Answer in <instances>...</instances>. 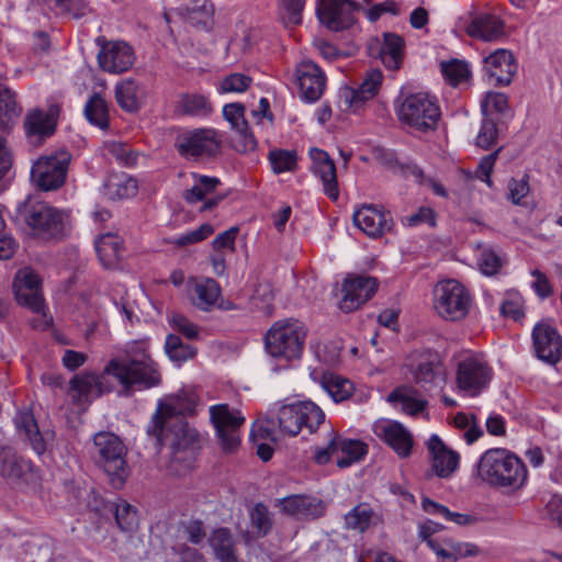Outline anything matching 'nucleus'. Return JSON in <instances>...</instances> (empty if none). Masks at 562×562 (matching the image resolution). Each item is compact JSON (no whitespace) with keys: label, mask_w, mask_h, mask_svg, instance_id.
I'll use <instances>...</instances> for the list:
<instances>
[{"label":"nucleus","mask_w":562,"mask_h":562,"mask_svg":"<svg viewBox=\"0 0 562 562\" xmlns=\"http://www.w3.org/2000/svg\"><path fill=\"white\" fill-rule=\"evenodd\" d=\"M161 383L158 364L148 352L147 345L135 341L125 353L111 358L100 373L82 372L69 381V387L78 400L100 397L117 393L131 396L135 391L155 387Z\"/></svg>","instance_id":"nucleus-1"},{"label":"nucleus","mask_w":562,"mask_h":562,"mask_svg":"<svg viewBox=\"0 0 562 562\" xmlns=\"http://www.w3.org/2000/svg\"><path fill=\"white\" fill-rule=\"evenodd\" d=\"M182 409L173 403L159 405L147 426V434L157 447L169 443L172 448L171 467L183 462V470L191 467L196 434L182 418Z\"/></svg>","instance_id":"nucleus-2"},{"label":"nucleus","mask_w":562,"mask_h":562,"mask_svg":"<svg viewBox=\"0 0 562 562\" xmlns=\"http://www.w3.org/2000/svg\"><path fill=\"white\" fill-rule=\"evenodd\" d=\"M476 472L487 485L510 491L520 490L528 479L524 461L505 448L486 450L476 464Z\"/></svg>","instance_id":"nucleus-3"},{"label":"nucleus","mask_w":562,"mask_h":562,"mask_svg":"<svg viewBox=\"0 0 562 562\" xmlns=\"http://www.w3.org/2000/svg\"><path fill=\"white\" fill-rule=\"evenodd\" d=\"M91 456L94 464L102 470L112 487L120 490L130 475L123 441L113 432L100 431L93 436Z\"/></svg>","instance_id":"nucleus-4"},{"label":"nucleus","mask_w":562,"mask_h":562,"mask_svg":"<svg viewBox=\"0 0 562 562\" xmlns=\"http://www.w3.org/2000/svg\"><path fill=\"white\" fill-rule=\"evenodd\" d=\"M306 335L307 329L299 319L278 321L265 336L266 350L274 358L299 359L303 352Z\"/></svg>","instance_id":"nucleus-5"},{"label":"nucleus","mask_w":562,"mask_h":562,"mask_svg":"<svg viewBox=\"0 0 562 562\" xmlns=\"http://www.w3.org/2000/svg\"><path fill=\"white\" fill-rule=\"evenodd\" d=\"M396 114L401 123L423 133L436 130L441 116L436 98L425 92L406 95Z\"/></svg>","instance_id":"nucleus-6"},{"label":"nucleus","mask_w":562,"mask_h":562,"mask_svg":"<svg viewBox=\"0 0 562 562\" xmlns=\"http://www.w3.org/2000/svg\"><path fill=\"white\" fill-rule=\"evenodd\" d=\"M472 304L470 291L459 281L448 279L435 285L434 308L441 318L460 322L469 315Z\"/></svg>","instance_id":"nucleus-7"},{"label":"nucleus","mask_w":562,"mask_h":562,"mask_svg":"<svg viewBox=\"0 0 562 562\" xmlns=\"http://www.w3.org/2000/svg\"><path fill=\"white\" fill-rule=\"evenodd\" d=\"M71 154L57 150L38 157L31 169V180L42 191H56L61 188L67 178Z\"/></svg>","instance_id":"nucleus-8"},{"label":"nucleus","mask_w":562,"mask_h":562,"mask_svg":"<svg viewBox=\"0 0 562 562\" xmlns=\"http://www.w3.org/2000/svg\"><path fill=\"white\" fill-rule=\"evenodd\" d=\"M67 214L45 202L32 204L27 210L25 223L32 234L44 240H58L66 235Z\"/></svg>","instance_id":"nucleus-9"},{"label":"nucleus","mask_w":562,"mask_h":562,"mask_svg":"<svg viewBox=\"0 0 562 562\" xmlns=\"http://www.w3.org/2000/svg\"><path fill=\"white\" fill-rule=\"evenodd\" d=\"M324 419L323 411L312 402L282 405L277 414L280 431L289 436H296L303 427L314 432Z\"/></svg>","instance_id":"nucleus-10"},{"label":"nucleus","mask_w":562,"mask_h":562,"mask_svg":"<svg viewBox=\"0 0 562 562\" xmlns=\"http://www.w3.org/2000/svg\"><path fill=\"white\" fill-rule=\"evenodd\" d=\"M210 418L221 449L226 453L237 450L240 445V427L245 423L240 411L232 409L228 404H216L210 407Z\"/></svg>","instance_id":"nucleus-11"},{"label":"nucleus","mask_w":562,"mask_h":562,"mask_svg":"<svg viewBox=\"0 0 562 562\" xmlns=\"http://www.w3.org/2000/svg\"><path fill=\"white\" fill-rule=\"evenodd\" d=\"M361 4L352 0H318L317 16L330 31H342L356 23L355 12Z\"/></svg>","instance_id":"nucleus-12"},{"label":"nucleus","mask_w":562,"mask_h":562,"mask_svg":"<svg viewBox=\"0 0 562 562\" xmlns=\"http://www.w3.org/2000/svg\"><path fill=\"white\" fill-rule=\"evenodd\" d=\"M100 46L98 64L103 71L110 74H122L127 71L135 61L133 48L121 41H106L99 36L95 40Z\"/></svg>","instance_id":"nucleus-13"},{"label":"nucleus","mask_w":562,"mask_h":562,"mask_svg":"<svg viewBox=\"0 0 562 562\" xmlns=\"http://www.w3.org/2000/svg\"><path fill=\"white\" fill-rule=\"evenodd\" d=\"M221 143L215 130L196 128L178 136L175 146L183 157H202L217 154Z\"/></svg>","instance_id":"nucleus-14"},{"label":"nucleus","mask_w":562,"mask_h":562,"mask_svg":"<svg viewBox=\"0 0 562 562\" xmlns=\"http://www.w3.org/2000/svg\"><path fill=\"white\" fill-rule=\"evenodd\" d=\"M492 378V371L486 362L476 357H468L458 364L456 381L459 391L469 396H475L486 387Z\"/></svg>","instance_id":"nucleus-15"},{"label":"nucleus","mask_w":562,"mask_h":562,"mask_svg":"<svg viewBox=\"0 0 562 562\" xmlns=\"http://www.w3.org/2000/svg\"><path fill=\"white\" fill-rule=\"evenodd\" d=\"M42 280L29 268L16 272L13 281V292L19 304L29 307L37 314H45V303L42 293Z\"/></svg>","instance_id":"nucleus-16"},{"label":"nucleus","mask_w":562,"mask_h":562,"mask_svg":"<svg viewBox=\"0 0 562 562\" xmlns=\"http://www.w3.org/2000/svg\"><path fill=\"white\" fill-rule=\"evenodd\" d=\"M379 281L374 277L351 274L344 280L339 308L350 313L369 301L375 293Z\"/></svg>","instance_id":"nucleus-17"},{"label":"nucleus","mask_w":562,"mask_h":562,"mask_svg":"<svg viewBox=\"0 0 562 562\" xmlns=\"http://www.w3.org/2000/svg\"><path fill=\"white\" fill-rule=\"evenodd\" d=\"M245 105L239 102L228 103L223 108V115L235 132L231 139L232 147L238 153H248L257 148V140L245 119Z\"/></svg>","instance_id":"nucleus-18"},{"label":"nucleus","mask_w":562,"mask_h":562,"mask_svg":"<svg viewBox=\"0 0 562 562\" xmlns=\"http://www.w3.org/2000/svg\"><path fill=\"white\" fill-rule=\"evenodd\" d=\"M373 432L400 458H408L412 454L413 435L401 423L390 419L376 420L373 425Z\"/></svg>","instance_id":"nucleus-19"},{"label":"nucleus","mask_w":562,"mask_h":562,"mask_svg":"<svg viewBox=\"0 0 562 562\" xmlns=\"http://www.w3.org/2000/svg\"><path fill=\"white\" fill-rule=\"evenodd\" d=\"M536 356L548 364H557L562 359V336L557 328L539 323L532 330Z\"/></svg>","instance_id":"nucleus-20"},{"label":"nucleus","mask_w":562,"mask_h":562,"mask_svg":"<svg viewBox=\"0 0 562 562\" xmlns=\"http://www.w3.org/2000/svg\"><path fill=\"white\" fill-rule=\"evenodd\" d=\"M0 476L12 484H27L34 479L33 464L10 447H0Z\"/></svg>","instance_id":"nucleus-21"},{"label":"nucleus","mask_w":562,"mask_h":562,"mask_svg":"<svg viewBox=\"0 0 562 562\" xmlns=\"http://www.w3.org/2000/svg\"><path fill=\"white\" fill-rule=\"evenodd\" d=\"M59 106L53 104L47 111L34 109L24 119L25 133L33 144H40L56 131Z\"/></svg>","instance_id":"nucleus-22"},{"label":"nucleus","mask_w":562,"mask_h":562,"mask_svg":"<svg viewBox=\"0 0 562 562\" xmlns=\"http://www.w3.org/2000/svg\"><path fill=\"white\" fill-rule=\"evenodd\" d=\"M276 506L280 507L282 514L304 520L319 518L326 510L322 499L304 494H294L277 499Z\"/></svg>","instance_id":"nucleus-23"},{"label":"nucleus","mask_w":562,"mask_h":562,"mask_svg":"<svg viewBox=\"0 0 562 562\" xmlns=\"http://www.w3.org/2000/svg\"><path fill=\"white\" fill-rule=\"evenodd\" d=\"M310 158L312 160L310 169L322 182L324 193L331 201H337L339 188L335 161L327 151L319 148H312L310 150Z\"/></svg>","instance_id":"nucleus-24"},{"label":"nucleus","mask_w":562,"mask_h":562,"mask_svg":"<svg viewBox=\"0 0 562 562\" xmlns=\"http://www.w3.org/2000/svg\"><path fill=\"white\" fill-rule=\"evenodd\" d=\"M353 224L369 237L376 238L390 232L393 221L389 212L373 204H363L352 215Z\"/></svg>","instance_id":"nucleus-25"},{"label":"nucleus","mask_w":562,"mask_h":562,"mask_svg":"<svg viewBox=\"0 0 562 562\" xmlns=\"http://www.w3.org/2000/svg\"><path fill=\"white\" fill-rule=\"evenodd\" d=\"M296 76L301 98L307 102L317 101L326 85L322 69L313 61H303L296 69Z\"/></svg>","instance_id":"nucleus-26"},{"label":"nucleus","mask_w":562,"mask_h":562,"mask_svg":"<svg viewBox=\"0 0 562 562\" xmlns=\"http://www.w3.org/2000/svg\"><path fill=\"white\" fill-rule=\"evenodd\" d=\"M484 69L495 86H507L517 71V64L509 50L497 49L484 59Z\"/></svg>","instance_id":"nucleus-27"},{"label":"nucleus","mask_w":562,"mask_h":562,"mask_svg":"<svg viewBox=\"0 0 562 562\" xmlns=\"http://www.w3.org/2000/svg\"><path fill=\"white\" fill-rule=\"evenodd\" d=\"M383 75L379 69H372L368 71L367 77L358 89L346 87L341 90V99L346 109H358L366 101L374 98L382 85Z\"/></svg>","instance_id":"nucleus-28"},{"label":"nucleus","mask_w":562,"mask_h":562,"mask_svg":"<svg viewBox=\"0 0 562 562\" xmlns=\"http://www.w3.org/2000/svg\"><path fill=\"white\" fill-rule=\"evenodd\" d=\"M465 31L473 38L493 42L505 36V23L495 14L481 12L473 15Z\"/></svg>","instance_id":"nucleus-29"},{"label":"nucleus","mask_w":562,"mask_h":562,"mask_svg":"<svg viewBox=\"0 0 562 562\" xmlns=\"http://www.w3.org/2000/svg\"><path fill=\"white\" fill-rule=\"evenodd\" d=\"M428 449L432 456V470L439 477L447 479L457 470L459 454L449 450L437 435L428 440Z\"/></svg>","instance_id":"nucleus-30"},{"label":"nucleus","mask_w":562,"mask_h":562,"mask_svg":"<svg viewBox=\"0 0 562 562\" xmlns=\"http://www.w3.org/2000/svg\"><path fill=\"white\" fill-rule=\"evenodd\" d=\"M414 379L424 385H440L446 381L445 367L438 353L423 356L413 370Z\"/></svg>","instance_id":"nucleus-31"},{"label":"nucleus","mask_w":562,"mask_h":562,"mask_svg":"<svg viewBox=\"0 0 562 562\" xmlns=\"http://www.w3.org/2000/svg\"><path fill=\"white\" fill-rule=\"evenodd\" d=\"M209 544L215 558L221 562H240L236 548V540L227 527H220L212 531Z\"/></svg>","instance_id":"nucleus-32"},{"label":"nucleus","mask_w":562,"mask_h":562,"mask_svg":"<svg viewBox=\"0 0 562 562\" xmlns=\"http://www.w3.org/2000/svg\"><path fill=\"white\" fill-rule=\"evenodd\" d=\"M14 423L19 432L25 436L32 449L37 454H43L46 451V443L34 415L29 411L20 412L16 415Z\"/></svg>","instance_id":"nucleus-33"},{"label":"nucleus","mask_w":562,"mask_h":562,"mask_svg":"<svg viewBox=\"0 0 562 562\" xmlns=\"http://www.w3.org/2000/svg\"><path fill=\"white\" fill-rule=\"evenodd\" d=\"M387 402L400 405L401 409L408 415H416L427 406V401L419 397L417 390L411 386L395 389L387 395Z\"/></svg>","instance_id":"nucleus-34"},{"label":"nucleus","mask_w":562,"mask_h":562,"mask_svg":"<svg viewBox=\"0 0 562 562\" xmlns=\"http://www.w3.org/2000/svg\"><path fill=\"white\" fill-rule=\"evenodd\" d=\"M337 459L336 463L345 469L360 461L368 452V447L360 440L344 439L336 432Z\"/></svg>","instance_id":"nucleus-35"},{"label":"nucleus","mask_w":562,"mask_h":562,"mask_svg":"<svg viewBox=\"0 0 562 562\" xmlns=\"http://www.w3.org/2000/svg\"><path fill=\"white\" fill-rule=\"evenodd\" d=\"M404 40L395 33H384L380 48V58L385 67L398 69L404 56Z\"/></svg>","instance_id":"nucleus-36"},{"label":"nucleus","mask_w":562,"mask_h":562,"mask_svg":"<svg viewBox=\"0 0 562 562\" xmlns=\"http://www.w3.org/2000/svg\"><path fill=\"white\" fill-rule=\"evenodd\" d=\"M176 111L181 115L205 117L213 112V105L203 94L182 93L177 102Z\"/></svg>","instance_id":"nucleus-37"},{"label":"nucleus","mask_w":562,"mask_h":562,"mask_svg":"<svg viewBox=\"0 0 562 562\" xmlns=\"http://www.w3.org/2000/svg\"><path fill=\"white\" fill-rule=\"evenodd\" d=\"M83 114L90 124L103 131H106L109 128V104L101 93L94 92L88 99L83 109Z\"/></svg>","instance_id":"nucleus-38"},{"label":"nucleus","mask_w":562,"mask_h":562,"mask_svg":"<svg viewBox=\"0 0 562 562\" xmlns=\"http://www.w3.org/2000/svg\"><path fill=\"white\" fill-rule=\"evenodd\" d=\"M192 178L194 179V184L182 193V198L188 204L204 201L221 184L220 179L216 177L192 173Z\"/></svg>","instance_id":"nucleus-39"},{"label":"nucleus","mask_w":562,"mask_h":562,"mask_svg":"<svg viewBox=\"0 0 562 562\" xmlns=\"http://www.w3.org/2000/svg\"><path fill=\"white\" fill-rule=\"evenodd\" d=\"M250 532L255 538L266 537L273 528V515L263 503H256L248 510Z\"/></svg>","instance_id":"nucleus-40"},{"label":"nucleus","mask_w":562,"mask_h":562,"mask_svg":"<svg viewBox=\"0 0 562 562\" xmlns=\"http://www.w3.org/2000/svg\"><path fill=\"white\" fill-rule=\"evenodd\" d=\"M95 251L100 262L105 268L114 267L117 263L122 251V245L119 236L113 234L102 235L95 241Z\"/></svg>","instance_id":"nucleus-41"},{"label":"nucleus","mask_w":562,"mask_h":562,"mask_svg":"<svg viewBox=\"0 0 562 562\" xmlns=\"http://www.w3.org/2000/svg\"><path fill=\"white\" fill-rule=\"evenodd\" d=\"M221 288L213 279H205L193 288V304L203 311H209L218 300Z\"/></svg>","instance_id":"nucleus-42"},{"label":"nucleus","mask_w":562,"mask_h":562,"mask_svg":"<svg viewBox=\"0 0 562 562\" xmlns=\"http://www.w3.org/2000/svg\"><path fill=\"white\" fill-rule=\"evenodd\" d=\"M137 182L126 173L112 175L106 183L105 191L111 199H128L136 195Z\"/></svg>","instance_id":"nucleus-43"},{"label":"nucleus","mask_w":562,"mask_h":562,"mask_svg":"<svg viewBox=\"0 0 562 562\" xmlns=\"http://www.w3.org/2000/svg\"><path fill=\"white\" fill-rule=\"evenodd\" d=\"M376 515L367 503H360L345 515L347 529L364 532L375 522Z\"/></svg>","instance_id":"nucleus-44"},{"label":"nucleus","mask_w":562,"mask_h":562,"mask_svg":"<svg viewBox=\"0 0 562 562\" xmlns=\"http://www.w3.org/2000/svg\"><path fill=\"white\" fill-rule=\"evenodd\" d=\"M273 426H274V418L267 416L265 419L260 420L259 423H256L251 430V438L257 446V454L265 462L269 461L272 458L273 448L268 443L259 442V440L267 439V438L273 439V437H272Z\"/></svg>","instance_id":"nucleus-45"},{"label":"nucleus","mask_w":562,"mask_h":562,"mask_svg":"<svg viewBox=\"0 0 562 562\" xmlns=\"http://www.w3.org/2000/svg\"><path fill=\"white\" fill-rule=\"evenodd\" d=\"M115 100L120 108L133 113L140 108L139 87L134 80H124L115 87Z\"/></svg>","instance_id":"nucleus-46"},{"label":"nucleus","mask_w":562,"mask_h":562,"mask_svg":"<svg viewBox=\"0 0 562 562\" xmlns=\"http://www.w3.org/2000/svg\"><path fill=\"white\" fill-rule=\"evenodd\" d=\"M422 508L430 515L442 517L445 520L454 522L459 526L471 525L475 521L474 517L467 514L453 513L446 506L427 497L423 498Z\"/></svg>","instance_id":"nucleus-47"},{"label":"nucleus","mask_w":562,"mask_h":562,"mask_svg":"<svg viewBox=\"0 0 562 562\" xmlns=\"http://www.w3.org/2000/svg\"><path fill=\"white\" fill-rule=\"evenodd\" d=\"M322 384L336 403L347 400L353 392V384L349 380L335 374H325Z\"/></svg>","instance_id":"nucleus-48"},{"label":"nucleus","mask_w":562,"mask_h":562,"mask_svg":"<svg viewBox=\"0 0 562 562\" xmlns=\"http://www.w3.org/2000/svg\"><path fill=\"white\" fill-rule=\"evenodd\" d=\"M116 526L123 532H133L138 528L137 509L125 501L113 504Z\"/></svg>","instance_id":"nucleus-49"},{"label":"nucleus","mask_w":562,"mask_h":562,"mask_svg":"<svg viewBox=\"0 0 562 562\" xmlns=\"http://www.w3.org/2000/svg\"><path fill=\"white\" fill-rule=\"evenodd\" d=\"M268 160L272 171L277 175L282 172H293L297 168V154L295 150L271 149L268 154Z\"/></svg>","instance_id":"nucleus-50"},{"label":"nucleus","mask_w":562,"mask_h":562,"mask_svg":"<svg viewBox=\"0 0 562 562\" xmlns=\"http://www.w3.org/2000/svg\"><path fill=\"white\" fill-rule=\"evenodd\" d=\"M165 350L170 360L179 363L193 358L196 352L191 345L182 342L181 338L173 334L167 336Z\"/></svg>","instance_id":"nucleus-51"},{"label":"nucleus","mask_w":562,"mask_h":562,"mask_svg":"<svg viewBox=\"0 0 562 562\" xmlns=\"http://www.w3.org/2000/svg\"><path fill=\"white\" fill-rule=\"evenodd\" d=\"M498 123L494 116H483L475 144L477 147L487 150L496 145L498 139Z\"/></svg>","instance_id":"nucleus-52"},{"label":"nucleus","mask_w":562,"mask_h":562,"mask_svg":"<svg viewBox=\"0 0 562 562\" xmlns=\"http://www.w3.org/2000/svg\"><path fill=\"white\" fill-rule=\"evenodd\" d=\"M427 544L436 553L439 562H456L459 557L467 554L462 551L461 543L445 541V544H441L434 539H428Z\"/></svg>","instance_id":"nucleus-53"},{"label":"nucleus","mask_w":562,"mask_h":562,"mask_svg":"<svg viewBox=\"0 0 562 562\" xmlns=\"http://www.w3.org/2000/svg\"><path fill=\"white\" fill-rule=\"evenodd\" d=\"M441 72L446 80L451 86L454 87L461 82L467 81L471 75L468 65L461 60H451L449 63H442Z\"/></svg>","instance_id":"nucleus-54"},{"label":"nucleus","mask_w":562,"mask_h":562,"mask_svg":"<svg viewBox=\"0 0 562 562\" xmlns=\"http://www.w3.org/2000/svg\"><path fill=\"white\" fill-rule=\"evenodd\" d=\"M104 149L108 154L114 157L117 162L126 167H133L136 165L138 154L124 143L114 140L106 142L104 144Z\"/></svg>","instance_id":"nucleus-55"},{"label":"nucleus","mask_w":562,"mask_h":562,"mask_svg":"<svg viewBox=\"0 0 562 562\" xmlns=\"http://www.w3.org/2000/svg\"><path fill=\"white\" fill-rule=\"evenodd\" d=\"M507 108V97L502 92H487L481 103L483 116H493L494 113H504Z\"/></svg>","instance_id":"nucleus-56"},{"label":"nucleus","mask_w":562,"mask_h":562,"mask_svg":"<svg viewBox=\"0 0 562 562\" xmlns=\"http://www.w3.org/2000/svg\"><path fill=\"white\" fill-rule=\"evenodd\" d=\"M305 0H282L281 18L285 25H297L302 22Z\"/></svg>","instance_id":"nucleus-57"},{"label":"nucleus","mask_w":562,"mask_h":562,"mask_svg":"<svg viewBox=\"0 0 562 562\" xmlns=\"http://www.w3.org/2000/svg\"><path fill=\"white\" fill-rule=\"evenodd\" d=\"M214 232V228L211 224H202L196 229H193L187 234L181 235L180 237L176 238L171 243L178 247H183L188 245H192L199 241L204 240L209 236H211Z\"/></svg>","instance_id":"nucleus-58"},{"label":"nucleus","mask_w":562,"mask_h":562,"mask_svg":"<svg viewBox=\"0 0 562 562\" xmlns=\"http://www.w3.org/2000/svg\"><path fill=\"white\" fill-rule=\"evenodd\" d=\"M367 19L371 22L378 21L384 13L397 15L400 13V5L393 0H386L376 4H372L369 8L360 9Z\"/></svg>","instance_id":"nucleus-59"},{"label":"nucleus","mask_w":562,"mask_h":562,"mask_svg":"<svg viewBox=\"0 0 562 562\" xmlns=\"http://www.w3.org/2000/svg\"><path fill=\"white\" fill-rule=\"evenodd\" d=\"M502 265L503 259L494 249L487 248L481 252L479 267L484 274H496L501 269Z\"/></svg>","instance_id":"nucleus-60"},{"label":"nucleus","mask_w":562,"mask_h":562,"mask_svg":"<svg viewBox=\"0 0 562 562\" xmlns=\"http://www.w3.org/2000/svg\"><path fill=\"white\" fill-rule=\"evenodd\" d=\"M251 78L243 74H232L221 82V92H244L251 83Z\"/></svg>","instance_id":"nucleus-61"},{"label":"nucleus","mask_w":562,"mask_h":562,"mask_svg":"<svg viewBox=\"0 0 562 562\" xmlns=\"http://www.w3.org/2000/svg\"><path fill=\"white\" fill-rule=\"evenodd\" d=\"M22 109L19 106L15 94L9 90L3 89L0 91V114L8 120L19 117Z\"/></svg>","instance_id":"nucleus-62"},{"label":"nucleus","mask_w":562,"mask_h":562,"mask_svg":"<svg viewBox=\"0 0 562 562\" xmlns=\"http://www.w3.org/2000/svg\"><path fill=\"white\" fill-rule=\"evenodd\" d=\"M169 322L171 326L188 339H195L199 336V329L195 324L189 321L184 315L173 313Z\"/></svg>","instance_id":"nucleus-63"},{"label":"nucleus","mask_w":562,"mask_h":562,"mask_svg":"<svg viewBox=\"0 0 562 562\" xmlns=\"http://www.w3.org/2000/svg\"><path fill=\"white\" fill-rule=\"evenodd\" d=\"M501 150H502V147H498L493 153L484 156L480 160L479 166H477V168L475 170V176L480 180H482L485 183H487L488 187L492 186L491 173H492V170L494 168L495 161H496Z\"/></svg>","instance_id":"nucleus-64"}]
</instances>
